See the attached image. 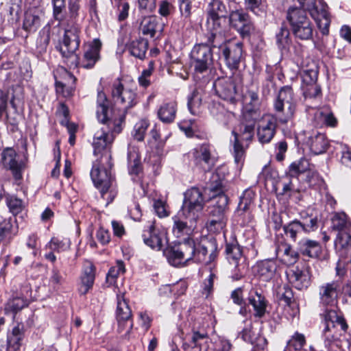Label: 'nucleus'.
Segmentation results:
<instances>
[{
  "label": "nucleus",
  "mask_w": 351,
  "mask_h": 351,
  "mask_svg": "<svg viewBox=\"0 0 351 351\" xmlns=\"http://www.w3.org/2000/svg\"><path fill=\"white\" fill-rule=\"evenodd\" d=\"M214 152V147L210 143H204L197 145L189 154L194 166L200 171L206 172L210 171L215 165Z\"/></svg>",
  "instance_id": "nucleus-14"
},
{
  "label": "nucleus",
  "mask_w": 351,
  "mask_h": 351,
  "mask_svg": "<svg viewBox=\"0 0 351 351\" xmlns=\"http://www.w3.org/2000/svg\"><path fill=\"white\" fill-rule=\"evenodd\" d=\"M40 13V10L36 8H29L25 11L23 22V29L25 32L32 34L38 30L41 25Z\"/></svg>",
  "instance_id": "nucleus-39"
},
{
  "label": "nucleus",
  "mask_w": 351,
  "mask_h": 351,
  "mask_svg": "<svg viewBox=\"0 0 351 351\" xmlns=\"http://www.w3.org/2000/svg\"><path fill=\"white\" fill-rule=\"evenodd\" d=\"M299 8L305 12L308 11L323 35L329 34L331 19L328 6L325 1H302Z\"/></svg>",
  "instance_id": "nucleus-11"
},
{
  "label": "nucleus",
  "mask_w": 351,
  "mask_h": 351,
  "mask_svg": "<svg viewBox=\"0 0 351 351\" xmlns=\"http://www.w3.org/2000/svg\"><path fill=\"white\" fill-rule=\"evenodd\" d=\"M297 249L300 256L304 258L315 259L319 258L322 254L321 243L314 239L304 237L297 243Z\"/></svg>",
  "instance_id": "nucleus-32"
},
{
  "label": "nucleus",
  "mask_w": 351,
  "mask_h": 351,
  "mask_svg": "<svg viewBox=\"0 0 351 351\" xmlns=\"http://www.w3.org/2000/svg\"><path fill=\"white\" fill-rule=\"evenodd\" d=\"M193 239H187L174 245H168L163 250V254L168 263L173 267H183L193 259L195 248Z\"/></svg>",
  "instance_id": "nucleus-10"
},
{
  "label": "nucleus",
  "mask_w": 351,
  "mask_h": 351,
  "mask_svg": "<svg viewBox=\"0 0 351 351\" xmlns=\"http://www.w3.org/2000/svg\"><path fill=\"white\" fill-rule=\"evenodd\" d=\"M111 95L116 103L123 106L125 110L132 108L138 102L136 93L131 89L125 88L119 78L113 82Z\"/></svg>",
  "instance_id": "nucleus-23"
},
{
  "label": "nucleus",
  "mask_w": 351,
  "mask_h": 351,
  "mask_svg": "<svg viewBox=\"0 0 351 351\" xmlns=\"http://www.w3.org/2000/svg\"><path fill=\"white\" fill-rule=\"evenodd\" d=\"M286 19L295 38L308 40L313 38L314 26L302 8L292 6L287 11Z\"/></svg>",
  "instance_id": "nucleus-4"
},
{
  "label": "nucleus",
  "mask_w": 351,
  "mask_h": 351,
  "mask_svg": "<svg viewBox=\"0 0 351 351\" xmlns=\"http://www.w3.org/2000/svg\"><path fill=\"white\" fill-rule=\"evenodd\" d=\"M274 108L276 113L281 115L280 120L282 123H287L293 117L296 110V99L291 86L280 88L274 101Z\"/></svg>",
  "instance_id": "nucleus-8"
},
{
  "label": "nucleus",
  "mask_w": 351,
  "mask_h": 351,
  "mask_svg": "<svg viewBox=\"0 0 351 351\" xmlns=\"http://www.w3.org/2000/svg\"><path fill=\"white\" fill-rule=\"evenodd\" d=\"M240 336L245 341L251 343L252 347H256V344L261 339H263L265 343H268L267 339L259 331L254 330L252 324L244 328L240 332Z\"/></svg>",
  "instance_id": "nucleus-46"
},
{
  "label": "nucleus",
  "mask_w": 351,
  "mask_h": 351,
  "mask_svg": "<svg viewBox=\"0 0 351 351\" xmlns=\"http://www.w3.org/2000/svg\"><path fill=\"white\" fill-rule=\"evenodd\" d=\"M255 126L243 123L241 121L239 125V133L233 130L232 135L234 137L233 143V151L234 161L237 165L243 164L244 160L245 150L243 145L239 141V136L242 141H250L252 140L254 135Z\"/></svg>",
  "instance_id": "nucleus-20"
},
{
  "label": "nucleus",
  "mask_w": 351,
  "mask_h": 351,
  "mask_svg": "<svg viewBox=\"0 0 351 351\" xmlns=\"http://www.w3.org/2000/svg\"><path fill=\"white\" fill-rule=\"evenodd\" d=\"M209 339V335L206 329L193 328L189 335L188 342L184 344V346H188L191 348H197L198 351L202 350V348L206 345Z\"/></svg>",
  "instance_id": "nucleus-41"
},
{
  "label": "nucleus",
  "mask_w": 351,
  "mask_h": 351,
  "mask_svg": "<svg viewBox=\"0 0 351 351\" xmlns=\"http://www.w3.org/2000/svg\"><path fill=\"white\" fill-rule=\"evenodd\" d=\"M256 193L252 189L245 190L240 197L237 214L243 218L241 224L246 225L251 221L252 217L250 212V206L253 204Z\"/></svg>",
  "instance_id": "nucleus-33"
},
{
  "label": "nucleus",
  "mask_w": 351,
  "mask_h": 351,
  "mask_svg": "<svg viewBox=\"0 0 351 351\" xmlns=\"http://www.w3.org/2000/svg\"><path fill=\"white\" fill-rule=\"evenodd\" d=\"M149 47V41L143 38L132 40L127 45L130 54L136 58L143 60Z\"/></svg>",
  "instance_id": "nucleus-42"
},
{
  "label": "nucleus",
  "mask_w": 351,
  "mask_h": 351,
  "mask_svg": "<svg viewBox=\"0 0 351 351\" xmlns=\"http://www.w3.org/2000/svg\"><path fill=\"white\" fill-rule=\"evenodd\" d=\"M96 267L94 264L88 260L83 263L80 283L78 291L80 295H86L93 287L95 280Z\"/></svg>",
  "instance_id": "nucleus-35"
},
{
  "label": "nucleus",
  "mask_w": 351,
  "mask_h": 351,
  "mask_svg": "<svg viewBox=\"0 0 351 351\" xmlns=\"http://www.w3.org/2000/svg\"><path fill=\"white\" fill-rule=\"evenodd\" d=\"M149 123L147 119L138 121L134 126L132 136L138 141H143L145 138Z\"/></svg>",
  "instance_id": "nucleus-60"
},
{
  "label": "nucleus",
  "mask_w": 351,
  "mask_h": 351,
  "mask_svg": "<svg viewBox=\"0 0 351 351\" xmlns=\"http://www.w3.org/2000/svg\"><path fill=\"white\" fill-rule=\"evenodd\" d=\"M311 166V165L307 159L302 158L290 165L288 174L291 178H297L300 174L306 173L308 171Z\"/></svg>",
  "instance_id": "nucleus-50"
},
{
  "label": "nucleus",
  "mask_w": 351,
  "mask_h": 351,
  "mask_svg": "<svg viewBox=\"0 0 351 351\" xmlns=\"http://www.w3.org/2000/svg\"><path fill=\"white\" fill-rule=\"evenodd\" d=\"M228 9L223 1H210L208 5V16L225 18Z\"/></svg>",
  "instance_id": "nucleus-53"
},
{
  "label": "nucleus",
  "mask_w": 351,
  "mask_h": 351,
  "mask_svg": "<svg viewBox=\"0 0 351 351\" xmlns=\"http://www.w3.org/2000/svg\"><path fill=\"white\" fill-rule=\"evenodd\" d=\"M128 166L129 173L138 175L143 170L138 148L130 145L128 150Z\"/></svg>",
  "instance_id": "nucleus-43"
},
{
  "label": "nucleus",
  "mask_w": 351,
  "mask_h": 351,
  "mask_svg": "<svg viewBox=\"0 0 351 351\" xmlns=\"http://www.w3.org/2000/svg\"><path fill=\"white\" fill-rule=\"evenodd\" d=\"M219 58L223 59L225 64L230 70H237L239 67L243 53V43L232 40H226L220 47Z\"/></svg>",
  "instance_id": "nucleus-16"
},
{
  "label": "nucleus",
  "mask_w": 351,
  "mask_h": 351,
  "mask_svg": "<svg viewBox=\"0 0 351 351\" xmlns=\"http://www.w3.org/2000/svg\"><path fill=\"white\" fill-rule=\"evenodd\" d=\"M306 343L304 335L296 331L287 341L284 351H300Z\"/></svg>",
  "instance_id": "nucleus-49"
},
{
  "label": "nucleus",
  "mask_w": 351,
  "mask_h": 351,
  "mask_svg": "<svg viewBox=\"0 0 351 351\" xmlns=\"http://www.w3.org/2000/svg\"><path fill=\"white\" fill-rule=\"evenodd\" d=\"M306 144L308 145L311 152L315 155L324 153L329 146L326 135L318 132H313L308 137Z\"/></svg>",
  "instance_id": "nucleus-40"
},
{
  "label": "nucleus",
  "mask_w": 351,
  "mask_h": 351,
  "mask_svg": "<svg viewBox=\"0 0 351 351\" xmlns=\"http://www.w3.org/2000/svg\"><path fill=\"white\" fill-rule=\"evenodd\" d=\"M213 47L205 40L202 43L196 44L190 53L191 66L193 69V76L196 84L204 86L211 79L213 66Z\"/></svg>",
  "instance_id": "nucleus-3"
},
{
  "label": "nucleus",
  "mask_w": 351,
  "mask_h": 351,
  "mask_svg": "<svg viewBox=\"0 0 351 351\" xmlns=\"http://www.w3.org/2000/svg\"><path fill=\"white\" fill-rule=\"evenodd\" d=\"M101 47L102 44L100 40L95 38L84 47L82 56L80 57L75 54L71 57V60L68 62L67 66L69 69H75L78 66L86 69H93L101 58Z\"/></svg>",
  "instance_id": "nucleus-9"
},
{
  "label": "nucleus",
  "mask_w": 351,
  "mask_h": 351,
  "mask_svg": "<svg viewBox=\"0 0 351 351\" xmlns=\"http://www.w3.org/2000/svg\"><path fill=\"white\" fill-rule=\"evenodd\" d=\"M25 337V326L23 323L17 322L8 335V351H20Z\"/></svg>",
  "instance_id": "nucleus-37"
},
{
  "label": "nucleus",
  "mask_w": 351,
  "mask_h": 351,
  "mask_svg": "<svg viewBox=\"0 0 351 351\" xmlns=\"http://www.w3.org/2000/svg\"><path fill=\"white\" fill-rule=\"evenodd\" d=\"M181 217L184 216L178 214V216H175L173 218L174 221L173 232L177 237L188 234V232L190 230V227L188 226L187 222L182 220Z\"/></svg>",
  "instance_id": "nucleus-59"
},
{
  "label": "nucleus",
  "mask_w": 351,
  "mask_h": 351,
  "mask_svg": "<svg viewBox=\"0 0 351 351\" xmlns=\"http://www.w3.org/2000/svg\"><path fill=\"white\" fill-rule=\"evenodd\" d=\"M277 123L275 118L267 116L263 118L261 123L257 128L258 141L262 145L267 144L274 137Z\"/></svg>",
  "instance_id": "nucleus-34"
},
{
  "label": "nucleus",
  "mask_w": 351,
  "mask_h": 351,
  "mask_svg": "<svg viewBox=\"0 0 351 351\" xmlns=\"http://www.w3.org/2000/svg\"><path fill=\"white\" fill-rule=\"evenodd\" d=\"M202 99L198 96L197 90H195L192 92L191 95L188 97L187 106L190 112L192 114H197L199 113V108L201 105Z\"/></svg>",
  "instance_id": "nucleus-64"
},
{
  "label": "nucleus",
  "mask_w": 351,
  "mask_h": 351,
  "mask_svg": "<svg viewBox=\"0 0 351 351\" xmlns=\"http://www.w3.org/2000/svg\"><path fill=\"white\" fill-rule=\"evenodd\" d=\"M17 153L12 147H6L3 149L1 154V162L4 168L12 171V176L16 180L22 179V170L23 163L16 159Z\"/></svg>",
  "instance_id": "nucleus-29"
},
{
  "label": "nucleus",
  "mask_w": 351,
  "mask_h": 351,
  "mask_svg": "<svg viewBox=\"0 0 351 351\" xmlns=\"http://www.w3.org/2000/svg\"><path fill=\"white\" fill-rule=\"evenodd\" d=\"M261 117L260 109L243 108L241 122L255 126Z\"/></svg>",
  "instance_id": "nucleus-56"
},
{
  "label": "nucleus",
  "mask_w": 351,
  "mask_h": 351,
  "mask_svg": "<svg viewBox=\"0 0 351 351\" xmlns=\"http://www.w3.org/2000/svg\"><path fill=\"white\" fill-rule=\"evenodd\" d=\"M320 316L325 326L323 329L324 346L328 351H332L334 346L338 347V341L335 337L336 332H333L332 330L339 326L341 330L345 332L348 326L344 317L334 309L326 308Z\"/></svg>",
  "instance_id": "nucleus-5"
},
{
  "label": "nucleus",
  "mask_w": 351,
  "mask_h": 351,
  "mask_svg": "<svg viewBox=\"0 0 351 351\" xmlns=\"http://www.w3.org/2000/svg\"><path fill=\"white\" fill-rule=\"evenodd\" d=\"M318 228L317 217L302 211L300 213L299 219H293L284 224L283 230L286 237L295 242L303 233L308 234L315 232Z\"/></svg>",
  "instance_id": "nucleus-6"
},
{
  "label": "nucleus",
  "mask_w": 351,
  "mask_h": 351,
  "mask_svg": "<svg viewBox=\"0 0 351 351\" xmlns=\"http://www.w3.org/2000/svg\"><path fill=\"white\" fill-rule=\"evenodd\" d=\"M28 305V300L24 297L16 296L10 300L5 306V313L12 314L14 318L16 313Z\"/></svg>",
  "instance_id": "nucleus-48"
},
{
  "label": "nucleus",
  "mask_w": 351,
  "mask_h": 351,
  "mask_svg": "<svg viewBox=\"0 0 351 351\" xmlns=\"http://www.w3.org/2000/svg\"><path fill=\"white\" fill-rule=\"evenodd\" d=\"M213 87L217 95L230 104H236L239 101L236 84L232 79H218L214 82Z\"/></svg>",
  "instance_id": "nucleus-28"
},
{
  "label": "nucleus",
  "mask_w": 351,
  "mask_h": 351,
  "mask_svg": "<svg viewBox=\"0 0 351 351\" xmlns=\"http://www.w3.org/2000/svg\"><path fill=\"white\" fill-rule=\"evenodd\" d=\"M115 317L117 322V332L121 334L125 331L122 338L129 339L134 326V321L132 310L124 293L117 295Z\"/></svg>",
  "instance_id": "nucleus-12"
},
{
  "label": "nucleus",
  "mask_w": 351,
  "mask_h": 351,
  "mask_svg": "<svg viewBox=\"0 0 351 351\" xmlns=\"http://www.w3.org/2000/svg\"><path fill=\"white\" fill-rule=\"evenodd\" d=\"M80 28L77 25L69 26L65 29L62 41L56 47L66 65L71 61V57L75 55V51L80 47Z\"/></svg>",
  "instance_id": "nucleus-15"
},
{
  "label": "nucleus",
  "mask_w": 351,
  "mask_h": 351,
  "mask_svg": "<svg viewBox=\"0 0 351 351\" xmlns=\"http://www.w3.org/2000/svg\"><path fill=\"white\" fill-rule=\"evenodd\" d=\"M47 246L52 251L61 252L70 248L71 241L68 238L52 237Z\"/></svg>",
  "instance_id": "nucleus-54"
},
{
  "label": "nucleus",
  "mask_w": 351,
  "mask_h": 351,
  "mask_svg": "<svg viewBox=\"0 0 351 351\" xmlns=\"http://www.w3.org/2000/svg\"><path fill=\"white\" fill-rule=\"evenodd\" d=\"M225 252L229 263L237 267H239L243 252L242 247L234 238L226 242Z\"/></svg>",
  "instance_id": "nucleus-44"
},
{
  "label": "nucleus",
  "mask_w": 351,
  "mask_h": 351,
  "mask_svg": "<svg viewBox=\"0 0 351 351\" xmlns=\"http://www.w3.org/2000/svg\"><path fill=\"white\" fill-rule=\"evenodd\" d=\"M113 167L112 156L108 152L99 156L93 162L90 178L95 186L99 190L101 197L106 200V204L112 203L118 194V190L113 186L111 169Z\"/></svg>",
  "instance_id": "nucleus-2"
},
{
  "label": "nucleus",
  "mask_w": 351,
  "mask_h": 351,
  "mask_svg": "<svg viewBox=\"0 0 351 351\" xmlns=\"http://www.w3.org/2000/svg\"><path fill=\"white\" fill-rule=\"evenodd\" d=\"M228 203V197L226 195H221L219 199H216L215 204L208 208V219L206 225L210 230L219 231L222 230L226 224L225 209Z\"/></svg>",
  "instance_id": "nucleus-17"
},
{
  "label": "nucleus",
  "mask_w": 351,
  "mask_h": 351,
  "mask_svg": "<svg viewBox=\"0 0 351 351\" xmlns=\"http://www.w3.org/2000/svg\"><path fill=\"white\" fill-rule=\"evenodd\" d=\"M246 103L243 108L260 109L261 100L257 90H248L246 92Z\"/></svg>",
  "instance_id": "nucleus-62"
},
{
  "label": "nucleus",
  "mask_w": 351,
  "mask_h": 351,
  "mask_svg": "<svg viewBox=\"0 0 351 351\" xmlns=\"http://www.w3.org/2000/svg\"><path fill=\"white\" fill-rule=\"evenodd\" d=\"M276 295L278 301L283 302L285 306H291L295 302L293 291L289 285L280 287Z\"/></svg>",
  "instance_id": "nucleus-52"
},
{
  "label": "nucleus",
  "mask_w": 351,
  "mask_h": 351,
  "mask_svg": "<svg viewBox=\"0 0 351 351\" xmlns=\"http://www.w3.org/2000/svg\"><path fill=\"white\" fill-rule=\"evenodd\" d=\"M286 276L289 284L296 289H306L311 285V274L308 266H293L286 271Z\"/></svg>",
  "instance_id": "nucleus-22"
},
{
  "label": "nucleus",
  "mask_w": 351,
  "mask_h": 351,
  "mask_svg": "<svg viewBox=\"0 0 351 351\" xmlns=\"http://www.w3.org/2000/svg\"><path fill=\"white\" fill-rule=\"evenodd\" d=\"M282 247L283 249V260L286 264L293 265L295 263L301 256L299 250L297 248L294 250L289 243H285L282 244Z\"/></svg>",
  "instance_id": "nucleus-55"
},
{
  "label": "nucleus",
  "mask_w": 351,
  "mask_h": 351,
  "mask_svg": "<svg viewBox=\"0 0 351 351\" xmlns=\"http://www.w3.org/2000/svg\"><path fill=\"white\" fill-rule=\"evenodd\" d=\"M210 112L217 121L225 127H228L234 117V114L227 111L220 104H213Z\"/></svg>",
  "instance_id": "nucleus-45"
},
{
  "label": "nucleus",
  "mask_w": 351,
  "mask_h": 351,
  "mask_svg": "<svg viewBox=\"0 0 351 351\" xmlns=\"http://www.w3.org/2000/svg\"><path fill=\"white\" fill-rule=\"evenodd\" d=\"M276 43L281 49L287 48L291 43L290 32L287 27L282 25L278 33L276 34Z\"/></svg>",
  "instance_id": "nucleus-57"
},
{
  "label": "nucleus",
  "mask_w": 351,
  "mask_h": 351,
  "mask_svg": "<svg viewBox=\"0 0 351 351\" xmlns=\"http://www.w3.org/2000/svg\"><path fill=\"white\" fill-rule=\"evenodd\" d=\"M96 114L103 126L94 135V154L103 156L106 152H108L112 156L110 145L115 136L123 130L125 114H117L106 94L103 91H99L97 98Z\"/></svg>",
  "instance_id": "nucleus-1"
},
{
  "label": "nucleus",
  "mask_w": 351,
  "mask_h": 351,
  "mask_svg": "<svg viewBox=\"0 0 351 351\" xmlns=\"http://www.w3.org/2000/svg\"><path fill=\"white\" fill-rule=\"evenodd\" d=\"M228 173L226 166H220L212 173L206 187V190L210 192L212 199H219V196L225 195L223 188L226 176Z\"/></svg>",
  "instance_id": "nucleus-27"
},
{
  "label": "nucleus",
  "mask_w": 351,
  "mask_h": 351,
  "mask_svg": "<svg viewBox=\"0 0 351 351\" xmlns=\"http://www.w3.org/2000/svg\"><path fill=\"white\" fill-rule=\"evenodd\" d=\"M56 91L65 98L72 97L75 92L77 78L64 67H60L54 74Z\"/></svg>",
  "instance_id": "nucleus-19"
},
{
  "label": "nucleus",
  "mask_w": 351,
  "mask_h": 351,
  "mask_svg": "<svg viewBox=\"0 0 351 351\" xmlns=\"http://www.w3.org/2000/svg\"><path fill=\"white\" fill-rule=\"evenodd\" d=\"M276 87L274 75L268 69H266L265 79L261 84V92L263 97H267L271 93L272 89Z\"/></svg>",
  "instance_id": "nucleus-58"
},
{
  "label": "nucleus",
  "mask_w": 351,
  "mask_h": 351,
  "mask_svg": "<svg viewBox=\"0 0 351 351\" xmlns=\"http://www.w3.org/2000/svg\"><path fill=\"white\" fill-rule=\"evenodd\" d=\"M178 111V102L176 100H165L157 110L158 119L165 124L174 122Z\"/></svg>",
  "instance_id": "nucleus-36"
},
{
  "label": "nucleus",
  "mask_w": 351,
  "mask_h": 351,
  "mask_svg": "<svg viewBox=\"0 0 351 351\" xmlns=\"http://www.w3.org/2000/svg\"><path fill=\"white\" fill-rule=\"evenodd\" d=\"M342 282L340 280L325 283L319 287V300L323 306L332 307L338 302V295L341 290Z\"/></svg>",
  "instance_id": "nucleus-24"
},
{
  "label": "nucleus",
  "mask_w": 351,
  "mask_h": 351,
  "mask_svg": "<svg viewBox=\"0 0 351 351\" xmlns=\"http://www.w3.org/2000/svg\"><path fill=\"white\" fill-rule=\"evenodd\" d=\"M253 272L260 280L269 282L276 275L278 264L275 258L258 261L253 266Z\"/></svg>",
  "instance_id": "nucleus-31"
},
{
  "label": "nucleus",
  "mask_w": 351,
  "mask_h": 351,
  "mask_svg": "<svg viewBox=\"0 0 351 351\" xmlns=\"http://www.w3.org/2000/svg\"><path fill=\"white\" fill-rule=\"evenodd\" d=\"M144 243L154 250L160 251L168 243L167 232L155 225L154 221H148L142 233Z\"/></svg>",
  "instance_id": "nucleus-18"
},
{
  "label": "nucleus",
  "mask_w": 351,
  "mask_h": 351,
  "mask_svg": "<svg viewBox=\"0 0 351 351\" xmlns=\"http://www.w3.org/2000/svg\"><path fill=\"white\" fill-rule=\"evenodd\" d=\"M19 227L15 218L9 217L0 221V243H9L18 234Z\"/></svg>",
  "instance_id": "nucleus-38"
},
{
  "label": "nucleus",
  "mask_w": 351,
  "mask_h": 351,
  "mask_svg": "<svg viewBox=\"0 0 351 351\" xmlns=\"http://www.w3.org/2000/svg\"><path fill=\"white\" fill-rule=\"evenodd\" d=\"M158 26V20L155 16H149L144 17L141 23L140 29L142 34L149 36L150 38L154 37Z\"/></svg>",
  "instance_id": "nucleus-47"
},
{
  "label": "nucleus",
  "mask_w": 351,
  "mask_h": 351,
  "mask_svg": "<svg viewBox=\"0 0 351 351\" xmlns=\"http://www.w3.org/2000/svg\"><path fill=\"white\" fill-rule=\"evenodd\" d=\"M331 228L338 232L335 241V247L340 250L347 245L348 252H351V221L343 212L335 213L331 218Z\"/></svg>",
  "instance_id": "nucleus-13"
},
{
  "label": "nucleus",
  "mask_w": 351,
  "mask_h": 351,
  "mask_svg": "<svg viewBox=\"0 0 351 351\" xmlns=\"http://www.w3.org/2000/svg\"><path fill=\"white\" fill-rule=\"evenodd\" d=\"M125 271V264L122 261H117L116 265L111 267L106 275V280L110 283L114 282L115 279Z\"/></svg>",
  "instance_id": "nucleus-63"
},
{
  "label": "nucleus",
  "mask_w": 351,
  "mask_h": 351,
  "mask_svg": "<svg viewBox=\"0 0 351 351\" xmlns=\"http://www.w3.org/2000/svg\"><path fill=\"white\" fill-rule=\"evenodd\" d=\"M193 246L195 250L192 260L195 262L208 265L214 261L217 256V245L214 241L204 239L195 243L193 240Z\"/></svg>",
  "instance_id": "nucleus-21"
},
{
  "label": "nucleus",
  "mask_w": 351,
  "mask_h": 351,
  "mask_svg": "<svg viewBox=\"0 0 351 351\" xmlns=\"http://www.w3.org/2000/svg\"><path fill=\"white\" fill-rule=\"evenodd\" d=\"M217 279V276L210 272L208 277L206 278L202 285V294L205 298H210L214 291V281Z\"/></svg>",
  "instance_id": "nucleus-61"
},
{
  "label": "nucleus",
  "mask_w": 351,
  "mask_h": 351,
  "mask_svg": "<svg viewBox=\"0 0 351 351\" xmlns=\"http://www.w3.org/2000/svg\"><path fill=\"white\" fill-rule=\"evenodd\" d=\"M230 23L243 38L250 37L254 29L249 15L239 10L231 12Z\"/></svg>",
  "instance_id": "nucleus-25"
},
{
  "label": "nucleus",
  "mask_w": 351,
  "mask_h": 351,
  "mask_svg": "<svg viewBox=\"0 0 351 351\" xmlns=\"http://www.w3.org/2000/svg\"><path fill=\"white\" fill-rule=\"evenodd\" d=\"M221 19L208 16L207 19L208 32L204 35V38L212 47H220L227 39L221 25Z\"/></svg>",
  "instance_id": "nucleus-26"
},
{
  "label": "nucleus",
  "mask_w": 351,
  "mask_h": 351,
  "mask_svg": "<svg viewBox=\"0 0 351 351\" xmlns=\"http://www.w3.org/2000/svg\"><path fill=\"white\" fill-rule=\"evenodd\" d=\"M5 203L10 212L14 216H16L21 213L25 208V204L23 200L17 197L14 195H7L5 196Z\"/></svg>",
  "instance_id": "nucleus-51"
},
{
  "label": "nucleus",
  "mask_w": 351,
  "mask_h": 351,
  "mask_svg": "<svg viewBox=\"0 0 351 351\" xmlns=\"http://www.w3.org/2000/svg\"><path fill=\"white\" fill-rule=\"evenodd\" d=\"M204 202L201 190L197 187H191L184 193V201L179 215L189 220L191 226L199 218Z\"/></svg>",
  "instance_id": "nucleus-7"
},
{
  "label": "nucleus",
  "mask_w": 351,
  "mask_h": 351,
  "mask_svg": "<svg viewBox=\"0 0 351 351\" xmlns=\"http://www.w3.org/2000/svg\"><path fill=\"white\" fill-rule=\"evenodd\" d=\"M247 300L253 308L254 317L262 318L265 316L268 301L261 288L252 287L248 293Z\"/></svg>",
  "instance_id": "nucleus-30"
}]
</instances>
